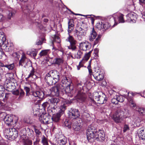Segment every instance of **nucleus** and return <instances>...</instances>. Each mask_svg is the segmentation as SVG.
Masks as SVG:
<instances>
[{
	"instance_id": "nucleus-31",
	"label": "nucleus",
	"mask_w": 145,
	"mask_h": 145,
	"mask_svg": "<svg viewBox=\"0 0 145 145\" xmlns=\"http://www.w3.org/2000/svg\"><path fill=\"white\" fill-rule=\"evenodd\" d=\"M96 27L98 29L104 31L103 23L102 22L97 23L96 25Z\"/></svg>"
},
{
	"instance_id": "nucleus-48",
	"label": "nucleus",
	"mask_w": 145,
	"mask_h": 145,
	"mask_svg": "<svg viewBox=\"0 0 145 145\" xmlns=\"http://www.w3.org/2000/svg\"><path fill=\"white\" fill-rule=\"evenodd\" d=\"M46 114H44L43 115H41V117H43V121L44 122H46L48 121V117H46Z\"/></svg>"
},
{
	"instance_id": "nucleus-40",
	"label": "nucleus",
	"mask_w": 145,
	"mask_h": 145,
	"mask_svg": "<svg viewBox=\"0 0 145 145\" xmlns=\"http://www.w3.org/2000/svg\"><path fill=\"white\" fill-rule=\"evenodd\" d=\"M54 38L53 42V43L56 42L59 44L61 42L60 39L57 36L55 35L54 36Z\"/></svg>"
},
{
	"instance_id": "nucleus-26",
	"label": "nucleus",
	"mask_w": 145,
	"mask_h": 145,
	"mask_svg": "<svg viewBox=\"0 0 145 145\" xmlns=\"http://www.w3.org/2000/svg\"><path fill=\"white\" fill-rule=\"evenodd\" d=\"M50 53V50L49 49L41 51L39 55L40 57L47 56Z\"/></svg>"
},
{
	"instance_id": "nucleus-27",
	"label": "nucleus",
	"mask_w": 145,
	"mask_h": 145,
	"mask_svg": "<svg viewBox=\"0 0 145 145\" xmlns=\"http://www.w3.org/2000/svg\"><path fill=\"white\" fill-rule=\"evenodd\" d=\"M73 128L75 131H79L81 128L80 123L76 121L73 125Z\"/></svg>"
},
{
	"instance_id": "nucleus-64",
	"label": "nucleus",
	"mask_w": 145,
	"mask_h": 145,
	"mask_svg": "<svg viewBox=\"0 0 145 145\" xmlns=\"http://www.w3.org/2000/svg\"><path fill=\"white\" fill-rule=\"evenodd\" d=\"M140 2V3H145V0H139Z\"/></svg>"
},
{
	"instance_id": "nucleus-61",
	"label": "nucleus",
	"mask_w": 145,
	"mask_h": 145,
	"mask_svg": "<svg viewBox=\"0 0 145 145\" xmlns=\"http://www.w3.org/2000/svg\"><path fill=\"white\" fill-rule=\"evenodd\" d=\"M142 17L143 19H144L145 20V11L143 12L142 13Z\"/></svg>"
},
{
	"instance_id": "nucleus-4",
	"label": "nucleus",
	"mask_w": 145,
	"mask_h": 145,
	"mask_svg": "<svg viewBox=\"0 0 145 145\" xmlns=\"http://www.w3.org/2000/svg\"><path fill=\"white\" fill-rule=\"evenodd\" d=\"M128 114V111L127 109H122L118 110L116 114L114 115L113 119L116 123H120L125 117H126Z\"/></svg>"
},
{
	"instance_id": "nucleus-43",
	"label": "nucleus",
	"mask_w": 145,
	"mask_h": 145,
	"mask_svg": "<svg viewBox=\"0 0 145 145\" xmlns=\"http://www.w3.org/2000/svg\"><path fill=\"white\" fill-rule=\"evenodd\" d=\"M14 67V65L13 64H10L9 65H5V67H6L8 68L9 70H12Z\"/></svg>"
},
{
	"instance_id": "nucleus-7",
	"label": "nucleus",
	"mask_w": 145,
	"mask_h": 145,
	"mask_svg": "<svg viewBox=\"0 0 145 145\" xmlns=\"http://www.w3.org/2000/svg\"><path fill=\"white\" fill-rule=\"evenodd\" d=\"M63 79L62 80V83L63 84L68 85L65 86H66L65 89V93L69 96L71 97L73 95V91L72 89H71L70 82L68 81V80L66 77H64Z\"/></svg>"
},
{
	"instance_id": "nucleus-45",
	"label": "nucleus",
	"mask_w": 145,
	"mask_h": 145,
	"mask_svg": "<svg viewBox=\"0 0 145 145\" xmlns=\"http://www.w3.org/2000/svg\"><path fill=\"white\" fill-rule=\"evenodd\" d=\"M37 52L36 50H32V53L31 56L35 58L37 55Z\"/></svg>"
},
{
	"instance_id": "nucleus-28",
	"label": "nucleus",
	"mask_w": 145,
	"mask_h": 145,
	"mask_svg": "<svg viewBox=\"0 0 145 145\" xmlns=\"http://www.w3.org/2000/svg\"><path fill=\"white\" fill-rule=\"evenodd\" d=\"M27 137H25V139H23L22 142L23 145H31L32 142L31 140L27 139Z\"/></svg>"
},
{
	"instance_id": "nucleus-57",
	"label": "nucleus",
	"mask_w": 145,
	"mask_h": 145,
	"mask_svg": "<svg viewBox=\"0 0 145 145\" xmlns=\"http://www.w3.org/2000/svg\"><path fill=\"white\" fill-rule=\"evenodd\" d=\"M49 105V104L47 102H45L42 105V106L44 108H45L47 106Z\"/></svg>"
},
{
	"instance_id": "nucleus-25",
	"label": "nucleus",
	"mask_w": 145,
	"mask_h": 145,
	"mask_svg": "<svg viewBox=\"0 0 145 145\" xmlns=\"http://www.w3.org/2000/svg\"><path fill=\"white\" fill-rule=\"evenodd\" d=\"M97 35V34L95 31L94 28H93L92 31L90 33V35L89 36V39L91 41H93Z\"/></svg>"
},
{
	"instance_id": "nucleus-55",
	"label": "nucleus",
	"mask_w": 145,
	"mask_h": 145,
	"mask_svg": "<svg viewBox=\"0 0 145 145\" xmlns=\"http://www.w3.org/2000/svg\"><path fill=\"white\" fill-rule=\"evenodd\" d=\"M24 89L26 92V95H28L30 91V88L27 87H25Z\"/></svg>"
},
{
	"instance_id": "nucleus-36",
	"label": "nucleus",
	"mask_w": 145,
	"mask_h": 145,
	"mask_svg": "<svg viewBox=\"0 0 145 145\" xmlns=\"http://www.w3.org/2000/svg\"><path fill=\"white\" fill-rule=\"evenodd\" d=\"M41 142L43 145H49L47 139L44 136L42 138Z\"/></svg>"
},
{
	"instance_id": "nucleus-18",
	"label": "nucleus",
	"mask_w": 145,
	"mask_h": 145,
	"mask_svg": "<svg viewBox=\"0 0 145 145\" xmlns=\"http://www.w3.org/2000/svg\"><path fill=\"white\" fill-rule=\"evenodd\" d=\"M113 16L115 23H116V22H117V18L118 20L119 23H124L125 22V21L123 19V14L119 13H118L115 14Z\"/></svg>"
},
{
	"instance_id": "nucleus-51",
	"label": "nucleus",
	"mask_w": 145,
	"mask_h": 145,
	"mask_svg": "<svg viewBox=\"0 0 145 145\" xmlns=\"http://www.w3.org/2000/svg\"><path fill=\"white\" fill-rule=\"evenodd\" d=\"M4 56H5L1 49H0V59H1Z\"/></svg>"
},
{
	"instance_id": "nucleus-5",
	"label": "nucleus",
	"mask_w": 145,
	"mask_h": 145,
	"mask_svg": "<svg viewBox=\"0 0 145 145\" xmlns=\"http://www.w3.org/2000/svg\"><path fill=\"white\" fill-rule=\"evenodd\" d=\"M93 99L95 102L99 104L105 103L106 101L105 95L101 92L94 93L93 94Z\"/></svg>"
},
{
	"instance_id": "nucleus-11",
	"label": "nucleus",
	"mask_w": 145,
	"mask_h": 145,
	"mask_svg": "<svg viewBox=\"0 0 145 145\" xmlns=\"http://www.w3.org/2000/svg\"><path fill=\"white\" fill-rule=\"evenodd\" d=\"M62 86L57 84V86L52 88L50 89L51 95L52 96H58L59 95V89H61Z\"/></svg>"
},
{
	"instance_id": "nucleus-32",
	"label": "nucleus",
	"mask_w": 145,
	"mask_h": 145,
	"mask_svg": "<svg viewBox=\"0 0 145 145\" xmlns=\"http://www.w3.org/2000/svg\"><path fill=\"white\" fill-rule=\"evenodd\" d=\"M6 72L7 71L5 67H0V79Z\"/></svg>"
},
{
	"instance_id": "nucleus-30",
	"label": "nucleus",
	"mask_w": 145,
	"mask_h": 145,
	"mask_svg": "<svg viewBox=\"0 0 145 145\" xmlns=\"http://www.w3.org/2000/svg\"><path fill=\"white\" fill-rule=\"evenodd\" d=\"M128 100L130 104V106L131 107L133 108H135L136 107V105L132 97H128Z\"/></svg>"
},
{
	"instance_id": "nucleus-33",
	"label": "nucleus",
	"mask_w": 145,
	"mask_h": 145,
	"mask_svg": "<svg viewBox=\"0 0 145 145\" xmlns=\"http://www.w3.org/2000/svg\"><path fill=\"white\" fill-rule=\"evenodd\" d=\"M67 142V140L66 138L60 139L57 141V143L59 145H65Z\"/></svg>"
},
{
	"instance_id": "nucleus-2",
	"label": "nucleus",
	"mask_w": 145,
	"mask_h": 145,
	"mask_svg": "<svg viewBox=\"0 0 145 145\" xmlns=\"http://www.w3.org/2000/svg\"><path fill=\"white\" fill-rule=\"evenodd\" d=\"M0 117L4 119V121L8 125H14L18 122V118L14 115H6L4 112L0 113Z\"/></svg>"
},
{
	"instance_id": "nucleus-41",
	"label": "nucleus",
	"mask_w": 145,
	"mask_h": 145,
	"mask_svg": "<svg viewBox=\"0 0 145 145\" xmlns=\"http://www.w3.org/2000/svg\"><path fill=\"white\" fill-rule=\"evenodd\" d=\"M111 25L108 22H106L105 23H103V27L104 31L108 29Z\"/></svg>"
},
{
	"instance_id": "nucleus-38",
	"label": "nucleus",
	"mask_w": 145,
	"mask_h": 145,
	"mask_svg": "<svg viewBox=\"0 0 145 145\" xmlns=\"http://www.w3.org/2000/svg\"><path fill=\"white\" fill-rule=\"evenodd\" d=\"M116 97L118 100V102H122L124 101L125 99V97L121 95H116Z\"/></svg>"
},
{
	"instance_id": "nucleus-35",
	"label": "nucleus",
	"mask_w": 145,
	"mask_h": 145,
	"mask_svg": "<svg viewBox=\"0 0 145 145\" xmlns=\"http://www.w3.org/2000/svg\"><path fill=\"white\" fill-rule=\"evenodd\" d=\"M15 14V11L12 9H10L8 11V19H10Z\"/></svg>"
},
{
	"instance_id": "nucleus-44",
	"label": "nucleus",
	"mask_w": 145,
	"mask_h": 145,
	"mask_svg": "<svg viewBox=\"0 0 145 145\" xmlns=\"http://www.w3.org/2000/svg\"><path fill=\"white\" fill-rule=\"evenodd\" d=\"M111 102L112 103L114 104H116L118 103V100L117 99L116 96L114 97V98L112 99Z\"/></svg>"
},
{
	"instance_id": "nucleus-12",
	"label": "nucleus",
	"mask_w": 145,
	"mask_h": 145,
	"mask_svg": "<svg viewBox=\"0 0 145 145\" xmlns=\"http://www.w3.org/2000/svg\"><path fill=\"white\" fill-rule=\"evenodd\" d=\"M31 62V61L29 59L26 58L25 54L23 53L22 54L21 58L19 62V65L22 66L25 64L24 66L25 67L26 66L28 65V64L30 65Z\"/></svg>"
},
{
	"instance_id": "nucleus-9",
	"label": "nucleus",
	"mask_w": 145,
	"mask_h": 145,
	"mask_svg": "<svg viewBox=\"0 0 145 145\" xmlns=\"http://www.w3.org/2000/svg\"><path fill=\"white\" fill-rule=\"evenodd\" d=\"M66 40L67 41L69 42L70 44L69 46H67L69 49L72 50H74L76 49V41L72 36L69 35Z\"/></svg>"
},
{
	"instance_id": "nucleus-58",
	"label": "nucleus",
	"mask_w": 145,
	"mask_h": 145,
	"mask_svg": "<svg viewBox=\"0 0 145 145\" xmlns=\"http://www.w3.org/2000/svg\"><path fill=\"white\" fill-rule=\"evenodd\" d=\"M42 42L39 40H38L37 41L36 44L37 45H41L42 44Z\"/></svg>"
},
{
	"instance_id": "nucleus-22",
	"label": "nucleus",
	"mask_w": 145,
	"mask_h": 145,
	"mask_svg": "<svg viewBox=\"0 0 145 145\" xmlns=\"http://www.w3.org/2000/svg\"><path fill=\"white\" fill-rule=\"evenodd\" d=\"M32 95L35 97H38L40 98H43L44 96V93L40 91L33 92L32 93Z\"/></svg>"
},
{
	"instance_id": "nucleus-59",
	"label": "nucleus",
	"mask_w": 145,
	"mask_h": 145,
	"mask_svg": "<svg viewBox=\"0 0 145 145\" xmlns=\"http://www.w3.org/2000/svg\"><path fill=\"white\" fill-rule=\"evenodd\" d=\"M76 35H77V37L78 39L80 40H81L82 37L84 36H81V35L79 34H76Z\"/></svg>"
},
{
	"instance_id": "nucleus-8",
	"label": "nucleus",
	"mask_w": 145,
	"mask_h": 145,
	"mask_svg": "<svg viewBox=\"0 0 145 145\" xmlns=\"http://www.w3.org/2000/svg\"><path fill=\"white\" fill-rule=\"evenodd\" d=\"M80 113L77 109L71 108L68 112V117L72 120H74L78 118L80 116Z\"/></svg>"
},
{
	"instance_id": "nucleus-1",
	"label": "nucleus",
	"mask_w": 145,
	"mask_h": 145,
	"mask_svg": "<svg viewBox=\"0 0 145 145\" xmlns=\"http://www.w3.org/2000/svg\"><path fill=\"white\" fill-rule=\"evenodd\" d=\"M95 129L93 124H91L88 127L86 132L87 138L88 141H89L90 140L93 138L97 140L100 138L103 140V138L104 137L105 135H103L100 131H96Z\"/></svg>"
},
{
	"instance_id": "nucleus-17",
	"label": "nucleus",
	"mask_w": 145,
	"mask_h": 145,
	"mask_svg": "<svg viewBox=\"0 0 145 145\" xmlns=\"http://www.w3.org/2000/svg\"><path fill=\"white\" fill-rule=\"evenodd\" d=\"M52 77H53L56 83L59 80L60 74L56 71L53 70L50 71L49 72Z\"/></svg>"
},
{
	"instance_id": "nucleus-16",
	"label": "nucleus",
	"mask_w": 145,
	"mask_h": 145,
	"mask_svg": "<svg viewBox=\"0 0 145 145\" xmlns=\"http://www.w3.org/2000/svg\"><path fill=\"white\" fill-rule=\"evenodd\" d=\"M91 51L92 50L89 51L87 54H86L85 55L84 58H83L82 61L80 62L79 65L77 67L78 70H79L81 67H83V64L86 61H87L89 59Z\"/></svg>"
},
{
	"instance_id": "nucleus-49",
	"label": "nucleus",
	"mask_w": 145,
	"mask_h": 145,
	"mask_svg": "<svg viewBox=\"0 0 145 145\" xmlns=\"http://www.w3.org/2000/svg\"><path fill=\"white\" fill-rule=\"evenodd\" d=\"M34 71L33 69L30 72L27 78H29L31 77H33L34 76Z\"/></svg>"
},
{
	"instance_id": "nucleus-10",
	"label": "nucleus",
	"mask_w": 145,
	"mask_h": 145,
	"mask_svg": "<svg viewBox=\"0 0 145 145\" xmlns=\"http://www.w3.org/2000/svg\"><path fill=\"white\" fill-rule=\"evenodd\" d=\"M60 101L59 99L58 98H52L48 100V102L54 106L51 108V111L53 113L57 112L58 108L56 106L57 103Z\"/></svg>"
},
{
	"instance_id": "nucleus-14",
	"label": "nucleus",
	"mask_w": 145,
	"mask_h": 145,
	"mask_svg": "<svg viewBox=\"0 0 145 145\" xmlns=\"http://www.w3.org/2000/svg\"><path fill=\"white\" fill-rule=\"evenodd\" d=\"M45 81L49 85H51L56 83V82L50 75V73L47 74L45 77Z\"/></svg>"
},
{
	"instance_id": "nucleus-37",
	"label": "nucleus",
	"mask_w": 145,
	"mask_h": 145,
	"mask_svg": "<svg viewBox=\"0 0 145 145\" xmlns=\"http://www.w3.org/2000/svg\"><path fill=\"white\" fill-rule=\"evenodd\" d=\"M4 88L0 84V97H3L4 95Z\"/></svg>"
},
{
	"instance_id": "nucleus-15",
	"label": "nucleus",
	"mask_w": 145,
	"mask_h": 145,
	"mask_svg": "<svg viewBox=\"0 0 145 145\" xmlns=\"http://www.w3.org/2000/svg\"><path fill=\"white\" fill-rule=\"evenodd\" d=\"M75 98L78 101L82 103L85 101L86 96L85 94L82 93V92H79Z\"/></svg>"
},
{
	"instance_id": "nucleus-29",
	"label": "nucleus",
	"mask_w": 145,
	"mask_h": 145,
	"mask_svg": "<svg viewBox=\"0 0 145 145\" xmlns=\"http://www.w3.org/2000/svg\"><path fill=\"white\" fill-rule=\"evenodd\" d=\"M135 110L137 111H138L140 115H144L145 114V109L144 108L136 107Z\"/></svg>"
},
{
	"instance_id": "nucleus-21",
	"label": "nucleus",
	"mask_w": 145,
	"mask_h": 145,
	"mask_svg": "<svg viewBox=\"0 0 145 145\" xmlns=\"http://www.w3.org/2000/svg\"><path fill=\"white\" fill-rule=\"evenodd\" d=\"M138 135L140 139L145 140V128H141L138 130Z\"/></svg>"
},
{
	"instance_id": "nucleus-53",
	"label": "nucleus",
	"mask_w": 145,
	"mask_h": 145,
	"mask_svg": "<svg viewBox=\"0 0 145 145\" xmlns=\"http://www.w3.org/2000/svg\"><path fill=\"white\" fill-rule=\"evenodd\" d=\"M101 38V36L100 35H98L97 37L96 38L95 41L94 42V44L96 45L99 42L100 38Z\"/></svg>"
},
{
	"instance_id": "nucleus-23",
	"label": "nucleus",
	"mask_w": 145,
	"mask_h": 145,
	"mask_svg": "<svg viewBox=\"0 0 145 145\" xmlns=\"http://www.w3.org/2000/svg\"><path fill=\"white\" fill-rule=\"evenodd\" d=\"M64 59L63 57H56L55 58L53 61L54 64L58 65H61L64 62Z\"/></svg>"
},
{
	"instance_id": "nucleus-24",
	"label": "nucleus",
	"mask_w": 145,
	"mask_h": 145,
	"mask_svg": "<svg viewBox=\"0 0 145 145\" xmlns=\"http://www.w3.org/2000/svg\"><path fill=\"white\" fill-rule=\"evenodd\" d=\"M6 37L3 32H0V46H2L6 40Z\"/></svg>"
},
{
	"instance_id": "nucleus-46",
	"label": "nucleus",
	"mask_w": 145,
	"mask_h": 145,
	"mask_svg": "<svg viewBox=\"0 0 145 145\" xmlns=\"http://www.w3.org/2000/svg\"><path fill=\"white\" fill-rule=\"evenodd\" d=\"M40 139L39 137H37L35 140L34 141L33 144L34 145H39V142L40 141Z\"/></svg>"
},
{
	"instance_id": "nucleus-63",
	"label": "nucleus",
	"mask_w": 145,
	"mask_h": 145,
	"mask_svg": "<svg viewBox=\"0 0 145 145\" xmlns=\"http://www.w3.org/2000/svg\"><path fill=\"white\" fill-rule=\"evenodd\" d=\"M31 53H32V51H28L27 52V54L30 55L31 56Z\"/></svg>"
},
{
	"instance_id": "nucleus-50",
	"label": "nucleus",
	"mask_w": 145,
	"mask_h": 145,
	"mask_svg": "<svg viewBox=\"0 0 145 145\" xmlns=\"http://www.w3.org/2000/svg\"><path fill=\"white\" fill-rule=\"evenodd\" d=\"M87 68L89 71V74L91 76L92 75V70L91 69L90 62L89 63V65L88 66Z\"/></svg>"
},
{
	"instance_id": "nucleus-20",
	"label": "nucleus",
	"mask_w": 145,
	"mask_h": 145,
	"mask_svg": "<svg viewBox=\"0 0 145 145\" xmlns=\"http://www.w3.org/2000/svg\"><path fill=\"white\" fill-rule=\"evenodd\" d=\"M93 75L95 78L98 81L101 80L104 78L102 73L100 71L94 72Z\"/></svg>"
},
{
	"instance_id": "nucleus-47",
	"label": "nucleus",
	"mask_w": 145,
	"mask_h": 145,
	"mask_svg": "<svg viewBox=\"0 0 145 145\" xmlns=\"http://www.w3.org/2000/svg\"><path fill=\"white\" fill-rule=\"evenodd\" d=\"M64 124L65 125L68 127L69 128H70L71 127V123L69 121L66 120L64 122Z\"/></svg>"
},
{
	"instance_id": "nucleus-34",
	"label": "nucleus",
	"mask_w": 145,
	"mask_h": 145,
	"mask_svg": "<svg viewBox=\"0 0 145 145\" xmlns=\"http://www.w3.org/2000/svg\"><path fill=\"white\" fill-rule=\"evenodd\" d=\"M73 22L71 20H70L68 22V30L69 33L71 32L74 26Z\"/></svg>"
},
{
	"instance_id": "nucleus-60",
	"label": "nucleus",
	"mask_w": 145,
	"mask_h": 145,
	"mask_svg": "<svg viewBox=\"0 0 145 145\" xmlns=\"http://www.w3.org/2000/svg\"><path fill=\"white\" fill-rule=\"evenodd\" d=\"M1 9L0 8V11H1ZM3 19V15L0 14V21L2 20Z\"/></svg>"
},
{
	"instance_id": "nucleus-39",
	"label": "nucleus",
	"mask_w": 145,
	"mask_h": 145,
	"mask_svg": "<svg viewBox=\"0 0 145 145\" xmlns=\"http://www.w3.org/2000/svg\"><path fill=\"white\" fill-rule=\"evenodd\" d=\"M83 54V52L80 50H78L77 53L75 55L76 58L79 59L81 58Z\"/></svg>"
},
{
	"instance_id": "nucleus-3",
	"label": "nucleus",
	"mask_w": 145,
	"mask_h": 145,
	"mask_svg": "<svg viewBox=\"0 0 145 145\" xmlns=\"http://www.w3.org/2000/svg\"><path fill=\"white\" fill-rule=\"evenodd\" d=\"M69 101H68L64 100V101L62 102L59 108V112L56 114H53L52 117V118L53 121L56 122L59 120L61 115L63 114L66 109V104L70 103V102H69Z\"/></svg>"
},
{
	"instance_id": "nucleus-13",
	"label": "nucleus",
	"mask_w": 145,
	"mask_h": 145,
	"mask_svg": "<svg viewBox=\"0 0 145 145\" xmlns=\"http://www.w3.org/2000/svg\"><path fill=\"white\" fill-rule=\"evenodd\" d=\"M136 14L133 12L128 14L126 16L127 21L130 23H135L137 19Z\"/></svg>"
},
{
	"instance_id": "nucleus-52",
	"label": "nucleus",
	"mask_w": 145,
	"mask_h": 145,
	"mask_svg": "<svg viewBox=\"0 0 145 145\" xmlns=\"http://www.w3.org/2000/svg\"><path fill=\"white\" fill-rule=\"evenodd\" d=\"M35 132L36 134L37 137H39V136L41 134V132L38 129H35Z\"/></svg>"
},
{
	"instance_id": "nucleus-62",
	"label": "nucleus",
	"mask_w": 145,
	"mask_h": 145,
	"mask_svg": "<svg viewBox=\"0 0 145 145\" xmlns=\"http://www.w3.org/2000/svg\"><path fill=\"white\" fill-rule=\"evenodd\" d=\"M0 67H5V65H4L3 63L1 62L0 61Z\"/></svg>"
},
{
	"instance_id": "nucleus-19",
	"label": "nucleus",
	"mask_w": 145,
	"mask_h": 145,
	"mask_svg": "<svg viewBox=\"0 0 145 145\" xmlns=\"http://www.w3.org/2000/svg\"><path fill=\"white\" fill-rule=\"evenodd\" d=\"M79 48L81 50L86 51L91 48V46L87 42H82L80 44Z\"/></svg>"
},
{
	"instance_id": "nucleus-54",
	"label": "nucleus",
	"mask_w": 145,
	"mask_h": 145,
	"mask_svg": "<svg viewBox=\"0 0 145 145\" xmlns=\"http://www.w3.org/2000/svg\"><path fill=\"white\" fill-rule=\"evenodd\" d=\"M129 130V128L128 125H125L124 126L123 128V132H125L128 130Z\"/></svg>"
},
{
	"instance_id": "nucleus-6",
	"label": "nucleus",
	"mask_w": 145,
	"mask_h": 145,
	"mask_svg": "<svg viewBox=\"0 0 145 145\" xmlns=\"http://www.w3.org/2000/svg\"><path fill=\"white\" fill-rule=\"evenodd\" d=\"M4 135L9 140H14L18 136V131L15 128L7 129L5 130Z\"/></svg>"
},
{
	"instance_id": "nucleus-56",
	"label": "nucleus",
	"mask_w": 145,
	"mask_h": 145,
	"mask_svg": "<svg viewBox=\"0 0 145 145\" xmlns=\"http://www.w3.org/2000/svg\"><path fill=\"white\" fill-rule=\"evenodd\" d=\"M25 93L24 91L22 90H21L20 93V97H23Z\"/></svg>"
},
{
	"instance_id": "nucleus-42",
	"label": "nucleus",
	"mask_w": 145,
	"mask_h": 145,
	"mask_svg": "<svg viewBox=\"0 0 145 145\" xmlns=\"http://www.w3.org/2000/svg\"><path fill=\"white\" fill-rule=\"evenodd\" d=\"M76 34H79L81 36H84L85 35V33L84 32V30L80 28L79 30H77Z\"/></svg>"
}]
</instances>
